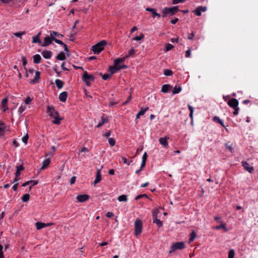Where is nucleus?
Segmentation results:
<instances>
[{"instance_id":"13","label":"nucleus","mask_w":258,"mask_h":258,"mask_svg":"<svg viewBox=\"0 0 258 258\" xmlns=\"http://www.w3.org/2000/svg\"><path fill=\"white\" fill-rule=\"evenodd\" d=\"M89 196L86 194L78 195L77 197L78 201L80 203H83L87 201L89 199Z\"/></svg>"},{"instance_id":"37","label":"nucleus","mask_w":258,"mask_h":258,"mask_svg":"<svg viewBox=\"0 0 258 258\" xmlns=\"http://www.w3.org/2000/svg\"><path fill=\"white\" fill-rule=\"evenodd\" d=\"M188 107L189 110H190L189 116L191 119V121H192L194 108L192 106H191V105H190L189 104L188 105Z\"/></svg>"},{"instance_id":"47","label":"nucleus","mask_w":258,"mask_h":258,"mask_svg":"<svg viewBox=\"0 0 258 258\" xmlns=\"http://www.w3.org/2000/svg\"><path fill=\"white\" fill-rule=\"evenodd\" d=\"M214 120L215 121H217V122H218L220 124H221L224 127V122L223 121L221 120L219 117H215L214 118Z\"/></svg>"},{"instance_id":"8","label":"nucleus","mask_w":258,"mask_h":258,"mask_svg":"<svg viewBox=\"0 0 258 258\" xmlns=\"http://www.w3.org/2000/svg\"><path fill=\"white\" fill-rule=\"evenodd\" d=\"M143 224L141 220L136 219L135 222V235L138 236L142 231Z\"/></svg>"},{"instance_id":"2","label":"nucleus","mask_w":258,"mask_h":258,"mask_svg":"<svg viewBox=\"0 0 258 258\" xmlns=\"http://www.w3.org/2000/svg\"><path fill=\"white\" fill-rule=\"evenodd\" d=\"M106 44L107 41L105 40H102L93 45L92 47L91 50L93 51L94 53L99 54L104 49Z\"/></svg>"},{"instance_id":"15","label":"nucleus","mask_w":258,"mask_h":258,"mask_svg":"<svg viewBox=\"0 0 258 258\" xmlns=\"http://www.w3.org/2000/svg\"><path fill=\"white\" fill-rule=\"evenodd\" d=\"M40 79V73L39 71L35 72V77L33 79L31 80L30 82L31 84H36L38 83Z\"/></svg>"},{"instance_id":"57","label":"nucleus","mask_w":258,"mask_h":258,"mask_svg":"<svg viewBox=\"0 0 258 258\" xmlns=\"http://www.w3.org/2000/svg\"><path fill=\"white\" fill-rule=\"evenodd\" d=\"M76 180V176H73V177L71 178V180H70V183H71V184H74V183L75 182Z\"/></svg>"},{"instance_id":"3","label":"nucleus","mask_w":258,"mask_h":258,"mask_svg":"<svg viewBox=\"0 0 258 258\" xmlns=\"http://www.w3.org/2000/svg\"><path fill=\"white\" fill-rule=\"evenodd\" d=\"M125 58H118L114 60V66L110 67L109 69V72L111 75L116 73L118 71L121 69V67H119V66L117 65V62H123Z\"/></svg>"},{"instance_id":"29","label":"nucleus","mask_w":258,"mask_h":258,"mask_svg":"<svg viewBox=\"0 0 258 258\" xmlns=\"http://www.w3.org/2000/svg\"><path fill=\"white\" fill-rule=\"evenodd\" d=\"M32 43H38L39 44H42V42L40 38L38 37V36H34L32 37Z\"/></svg>"},{"instance_id":"41","label":"nucleus","mask_w":258,"mask_h":258,"mask_svg":"<svg viewBox=\"0 0 258 258\" xmlns=\"http://www.w3.org/2000/svg\"><path fill=\"white\" fill-rule=\"evenodd\" d=\"M108 143L111 147H113L115 145V141L113 138H110L108 139Z\"/></svg>"},{"instance_id":"34","label":"nucleus","mask_w":258,"mask_h":258,"mask_svg":"<svg viewBox=\"0 0 258 258\" xmlns=\"http://www.w3.org/2000/svg\"><path fill=\"white\" fill-rule=\"evenodd\" d=\"M145 37L143 33H141L139 36H135L133 40L135 41H140L143 39H144Z\"/></svg>"},{"instance_id":"32","label":"nucleus","mask_w":258,"mask_h":258,"mask_svg":"<svg viewBox=\"0 0 258 258\" xmlns=\"http://www.w3.org/2000/svg\"><path fill=\"white\" fill-rule=\"evenodd\" d=\"M182 89L181 87H177V86H175V87L174 88L173 90L172 91V93L173 94H176L178 93H179L181 91Z\"/></svg>"},{"instance_id":"55","label":"nucleus","mask_w":258,"mask_h":258,"mask_svg":"<svg viewBox=\"0 0 258 258\" xmlns=\"http://www.w3.org/2000/svg\"><path fill=\"white\" fill-rule=\"evenodd\" d=\"M3 248V246L0 244V258H4V257L3 252V251H2Z\"/></svg>"},{"instance_id":"58","label":"nucleus","mask_w":258,"mask_h":258,"mask_svg":"<svg viewBox=\"0 0 258 258\" xmlns=\"http://www.w3.org/2000/svg\"><path fill=\"white\" fill-rule=\"evenodd\" d=\"M227 149H228L231 153H233L234 152V148L232 147V146H227Z\"/></svg>"},{"instance_id":"38","label":"nucleus","mask_w":258,"mask_h":258,"mask_svg":"<svg viewBox=\"0 0 258 258\" xmlns=\"http://www.w3.org/2000/svg\"><path fill=\"white\" fill-rule=\"evenodd\" d=\"M149 109V107H147L146 108H141L140 110L139 111V112H138V113L139 114V115H140L141 116V115H143L145 112Z\"/></svg>"},{"instance_id":"6","label":"nucleus","mask_w":258,"mask_h":258,"mask_svg":"<svg viewBox=\"0 0 258 258\" xmlns=\"http://www.w3.org/2000/svg\"><path fill=\"white\" fill-rule=\"evenodd\" d=\"M83 80L87 86H90L91 83L94 81V77L93 75L89 74L87 71H84Z\"/></svg>"},{"instance_id":"44","label":"nucleus","mask_w":258,"mask_h":258,"mask_svg":"<svg viewBox=\"0 0 258 258\" xmlns=\"http://www.w3.org/2000/svg\"><path fill=\"white\" fill-rule=\"evenodd\" d=\"M25 34V31H23V32H16L15 33H14V35L16 36V37H20L21 38V37L22 35Z\"/></svg>"},{"instance_id":"46","label":"nucleus","mask_w":258,"mask_h":258,"mask_svg":"<svg viewBox=\"0 0 258 258\" xmlns=\"http://www.w3.org/2000/svg\"><path fill=\"white\" fill-rule=\"evenodd\" d=\"M28 134H26V135H25V136H24L22 139V142L26 145L27 144V142H28Z\"/></svg>"},{"instance_id":"48","label":"nucleus","mask_w":258,"mask_h":258,"mask_svg":"<svg viewBox=\"0 0 258 258\" xmlns=\"http://www.w3.org/2000/svg\"><path fill=\"white\" fill-rule=\"evenodd\" d=\"M20 175V172L19 171H16L15 173L16 177L14 179V182H16L19 179L18 177Z\"/></svg>"},{"instance_id":"42","label":"nucleus","mask_w":258,"mask_h":258,"mask_svg":"<svg viewBox=\"0 0 258 258\" xmlns=\"http://www.w3.org/2000/svg\"><path fill=\"white\" fill-rule=\"evenodd\" d=\"M173 48V45L171 44H167L165 47V51H168Z\"/></svg>"},{"instance_id":"1","label":"nucleus","mask_w":258,"mask_h":258,"mask_svg":"<svg viewBox=\"0 0 258 258\" xmlns=\"http://www.w3.org/2000/svg\"><path fill=\"white\" fill-rule=\"evenodd\" d=\"M46 112L49 116L53 119L52 122L54 124H59L60 123L62 118L59 117L58 112L55 110L53 106L48 105L47 107Z\"/></svg>"},{"instance_id":"52","label":"nucleus","mask_w":258,"mask_h":258,"mask_svg":"<svg viewBox=\"0 0 258 258\" xmlns=\"http://www.w3.org/2000/svg\"><path fill=\"white\" fill-rule=\"evenodd\" d=\"M55 43H56L57 44H60V45H62L63 46V45L64 44L62 41H61V40H58V39H57L56 38H55L54 39V41Z\"/></svg>"},{"instance_id":"9","label":"nucleus","mask_w":258,"mask_h":258,"mask_svg":"<svg viewBox=\"0 0 258 258\" xmlns=\"http://www.w3.org/2000/svg\"><path fill=\"white\" fill-rule=\"evenodd\" d=\"M54 39L55 37L51 36L50 34L49 36H45L44 38V42L41 44V46L43 47L49 46L52 43L53 41H54Z\"/></svg>"},{"instance_id":"62","label":"nucleus","mask_w":258,"mask_h":258,"mask_svg":"<svg viewBox=\"0 0 258 258\" xmlns=\"http://www.w3.org/2000/svg\"><path fill=\"white\" fill-rule=\"evenodd\" d=\"M113 216V214L111 212H108L106 214V216L108 218H111Z\"/></svg>"},{"instance_id":"50","label":"nucleus","mask_w":258,"mask_h":258,"mask_svg":"<svg viewBox=\"0 0 258 258\" xmlns=\"http://www.w3.org/2000/svg\"><path fill=\"white\" fill-rule=\"evenodd\" d=\"M225 225L224 224H222L221 225H219V226H216L214 227L213 228L214 229L218 230V229H220L221 228L225 229Z\"/></svg>"},{"instance_id":"64","label":"nucleus","mask_w":258,"mask_h":258,"mask_svg":"<svg viewBox=\"0 0 258 258\" xmlns=\"http://www.w3.org/2000/svg\"><path fill=\"white\" fill-rule=\"evenodd\" d=\"M22 61H23V65L24 66H25L27 63V61L25 57H22Z\"/></svg>"},{"instance_id":"45","label":"nucleus","mask_w":258,"mask_h":258,"mask_svg":"<svg viewBox=\"0 0 258 258\" xmlns=\"http://www.w3.org/2000/svg\"><path fill=\"white\" fill-rule=\"evenodd\" d=\"M106 122V119L102 117L101 121L99 122L97 125V127H101L105 122Z\"/></svg>"},{"instance_id":"17","label":"nucleus","mask_w":258,"mask_h":258,"mask_svg":"<svg viewBox=\"0 0 258 258\" xmlns=\"http://www.w3.org/2000/svg\"><path fill=\"white\" fill-rule=\"evenodd\" d=\"M38 183V180H31L27 181V182H26L24 183H23L22 184V186L23 187H25V186H26V185H27L28 184H31V186H30V189H31V187L32 186H34V185L37 184Z\"/></svg>"},{"instance_id":"43","label":"nucleus","mask_w":258,"mask_h":258,"mask_svg":"<svg viewBox=\"0 0 258 258\" xmlns=\"http://www.w3.org/2000/svg\"><path fill=\"white\" fill-rule=\"evenodd\" d=\"M164 74L166 76H170L172 75L173 73L170 70H165L164 72Z\"/></svg>"},{"instance_id":"14","label":"nucleus","mask_w":258,"mask_h":258,"mask_svg":"<svg viewBox=\"0 0 258 258\" xmlns=\"http://www.w3.org/2000/svg\"><path fill=\"white\" fill-rule=\"evenodd\" d=\"M207 7H199L194 11V13L198 16L201 15L202 12H204L207 11Z\"/></svg>"},{"instance_id":"11","label":"nucleus","mask_w":258,"mask_h":258,"mask_svg":"<svg viewBox=\"0 0 258 258\" xmlns=\"http://www.w3.org/2000/svg\"><path fill=\"white\" fill-rule=\"evenodd\" d=\"M88 150L86 147H83L79 152L78 159L81 160L85 158L86 156L85 153H88Z\"/></svg>"},{"instance_id":"28","label":"nucleus","mask_w":258,"mask_h":258,"mask_svg":"<svg viewBox=\"0 0 258 258\" xmlns=\"http://www.w3.org/2000/svg\"><path fill=\"white\" fill-rule=\"evenodd\" d=\"M56 58L58 60H63L66 59L65 54L64 52H61L56 56Z\"/></svg>"},{"instance_id":"56","label":"nucleus","mask_w":258,"mask_h":258,"mask_svg":"<svg viewBox=\"0 0 258 258\" xmlns=\"http://www.w3.org/2000/svg\"><path fill=\"white\" fill-rule=\"evenodd\" d=\"M121 159L124 164H126L127 165H130V162H127L126 159L125 157H122Z\"/></svg>"},{"instance_id":"7","label":"nucleus","mask_w":258,"mask_h":258,"mask_svg":"<svg viewBox=\"0 0 258 258\" xmlns=\"http://www.w3.org/2000/svg\"><path fill=\"white\" fill-rule=\"evenodd\" d=\"M177 11L178 7L175 6L172 8H165L163 10L162 13L163 14V16L166 17L169 14L173 15L175 14Z\"/></svg>"},{"instance_id":"24","label":"nucleus","mask_w":258,"mask_h":258,"mask_svg":"<svg viewBox=\"0 0 258 258\" xmlns=\"http://www.w3.org/2000/svg\"><path fill=\"white\" fill-rule=\"evenodd\" d=\"M35 225L37 230H40L46 227L45 223L37 222L35 223Z\"/></svg>"},{"instance_id":"19","label":"nucleus","mask_w":258,"mask_h":258,"mask_svg":"<svg viewBox=\"0 0 258 258\" xmlns=\"http://www.w3.org/2000/svg\"><path fill=\"white\" fill-rule=\"evenodd\" d=\"M52 53L51 51L45 50L42 52L43 57L46 59H49L52 56Z\"/></svg>"},{"instance_id":"16","label":"nucleus","mask_w":258,"mask_h":258,"mask_svg":"<svg viewBox=\"0 0 258 258\" xmlns=\"http://www.w3.org/2000/svg\"><path fill=\"white\" fill-rule=\"evenodd\" d=\"M8 98L6 97L4 98L1 102L2 104V109L3 111H6L8 110Z\"/></svg>"},{"instance_id":"53","label":"nucleus","mask_w":258,"mask_h":258,"mask_svg":"<svg viewBox=\"0 0 258 258\" xmlns=\"http://www.w3.org/2000/svg\"><path fill=\"white\" fill-rule=\"evenodd\" d=\"M191 54V50L190 48H189L186 51L185 54V57H189L190 56Z\"/></svg>"},{"instance_id":"20","label":"nucleus","mask_w":258,"mask_h":258,"mask_svg":"<svg viewBox=\"0 0 258 258\" xmlns=\"http://www.w3.org/2000/svg\"><path fill=\"white\" fill-rule=\"evenodd\" d=\"M101 180V175L99 170H98L96 172V178L94 181V184H97Z\"/></svg>"},{"instance_id":"54","label":"nucleus","mask_w":258,"mask_h":258,"mask_svg":"<svg viewBox=\"0 0 258 258\" xmlns=\"http://www.w3.org/2000/svg\"><path fill=\"white\" fill-rule=\"evenodd\" d=\"M110 76L108 75V74H105L104 75L102 76V78L104 80H107L108 79L110 78Z\"/></svg>"},{"instance_id":"31","label":"nucleus","mask_w":258,"mask_h":258,"mask_svg":"<svg viewBox=\"0 0 258 258\" xmlns=\"http://www.w3.org/2000/svg\"><path fill=\"white\" fill-rule=\"evenodd\" d=\"M146 11L151 12L153 15V18H154L155 15H157L156 10L153 8H147Z\"/></svg>"},{"instance_id":"59","label":"nucleus","mask_w":258,"mask_h":258,"mask_svg":"<svg viewBox=\"0 0 258 258\" xmlns=\"http://www.w3.org/2000/svg\"><path fill=\"white\" fill-rule=\"evenodd\" d=\"M147 158V154L146 152H145L143 154V157H142V161H144L146 162Z\"/></svg>"},{"instance_id":"4","label":"nucleus","mask_w":258,"mask_h":258,"mask_svg":"<svg viewBox=\"0 0 258 258\" xmlns=\"http://www.w3.org/2000/svg\"><path fill=\"white\" fill-rule=\"evenodd\" d=\"M227 104L229 106L234 109L233 114L236 115L238 113L239 108L238 107V101L236 99L232 98L229 100Z\"/></svg>"},{"instance_id":"10","label":"nucleus","mask_w":258,"mask_h":258,"mask_svg":"<svg viewBox=\"0 0 258 258\" xmlns=\"http://www.w3.org/2000/svg\"><path fill=\"white\" fill-rule=\"evenodd\" d=\"M242 165L245 170L249 173H251L254 171V168L252 166L250 165L247 161H242Z\"/></svg>"},{"instance_id":"49","label":"nucleus","mask_w":258,"mask_h":258,"mask_svg":"<svg viewBox=\"0 0 258 258\" xmlns=\"http://www.w3.org/2000/svg\"><path fill=\"white\" fill-rule=\"evenodd\" d=\"M26 109V107L24 105H23V104H21V105L20 106L19 108V112H20V113H22V112H23Z\"/></svg>"},{"instance_id":"35","label":"nucleus","mask_w":258,"mask_h":258,"mask_svg":"<svg viewBox=\"0 0 258 258\" xmlns=\"http://www.w3.org/2000/svg\"><path fill=\"white\" fill-rule=\"evenodd\" d=\"M30 199V196L28 194H26L24 195L22 197V201L23 202H27L29 201Z\"/></svg>"},{"instance_id":"30","label":"nucleus","mask_w":258,"mask_h":258,"mask_svg":"<svg viewBox=\"0 0 258 258\" xmlns=\"http://www.w3.org/2000/svg\"><path fill=\"white\" fill-rule=\"evenodd\" d=\"M50 34L51 35V36L54 37L55 38H56V37H63V35L62 34H59L58 32L54 31H50Z\"/></svg>"},{"instance_id":"25","label":"nucleus","mask_w":258,"mask_h":258,"mask_svg":"<svg viewBox=\"0 0 258 258\" xmlns=\"http://www.w3.org/2000/svg\"><path fill=\"white\" fill-rule=\"evenodd\" d=\"M55 84H56L57 87L59 89L62 88V87L63 86V82L61 80H60L59 79H56V80H55Z\"/></svg>"},{"instance_id":"21","label":"nucleus","mask_w":258,"mask_h":258,"mask_svg":"<svg viewBox=\"0 0 258 258\" xmlns=\"http://www.w3.org/2000/svg\"><path fill=\"white\" fill-rule=\"evenodd\" d=\"M171 88V86L169 84L164 85L162 87L161 91L163 93H167Z\"/></svg>"},{"instance_id":"36","label":"nucleus","mask_w":258,"mask_h":258,"mask_svg":"<svg viewBox=\"0 0 258 258\" xmlns=\"http://www.w3.org/2000/svg\"><path fill=\"white\" fill-rule=\"evenodd\" d=\"M196 237V234L195 231L194 230L190 234V238L189 239V242L193 241Z\"/></svg>"},{"instance_id":"12","label":"nucleus","mask_w":258,"mask_h":258,"mask_svg":"<svg viewBox=\"0 0 258 258\" xmlns=\"http://www.w3.org/2000/svg\"><path fill=\"white\" fill-rule=\"evenodd\" d=\"M169 139V137L165 136L164 137L160 138L159 139V142L160 144L163 146L164 148H167L168 146V142L167 140Z\"/></svg>"},{"instance_id":"5","label":"nucleus","mask_w":258,"mask_h":258,"mask_svg":"<svg viewBox=\"0 0 258 258\" xmlns=\"http://www.w3.org/2000/svg\"><path fill=\"white\" fill-rule=\"evenodd\" d=\"M185 248V243L184 242H177L172 244L169 251V253H171L176 250H181Z\"/></svg>"},{"instance_id":"18","label":"nucleus","mask_w":258,"mask_h":258,"mask_svg":"<svg viewBox=\"0 0 258 258\" xmlns=\"http://www.w3.org/2000/svg\"><path fill=\"white\" fill-rule=\"evenodd\" d=\"M68 97V93L67 92L64 91L61 92L59 95V99L61 102H65Z\"/></svg>"},{"instance_id":"27","label":"nucleus","mask_w":258,"mask_h":258,"mask_svg":"<svg viewBox=\"0 0 258 258\" xmlns=\"http://www.w3.org/2000/svg\"><path fill=\"white\" fill-rule=\"evenodd\" d=\"M117 200L119 202H126L127 201V196L125 195H122L119 196Z\"/></svg>"},{"instance_id":"39","label":"nucleus","mask_w":258,"mask_h":258,"mask_svg":"<svg viewBox=\"0 0 258 258\" xmlns=\"http://www.w3.org/2000/svg\"><path fill=\"white\" fill-rule=\"evenodd\" d=\"M32 100L33 98L28 96L24 99V102L25 104H30L31 103Z\"/></svg>"},{"instance_id":"22","label":"nucleus","mask_w":258,"mask_h":258,"mask_svg":"<svg viewBox=\"0 0 258 258\" xmlns=\"http://www.w3.org/2000/svg\"><path fill=\"white\" fill-rule=\"evenodd\" d=\"M50 160L49 158L45 159L42 162V166L41 167V169H44L46 168L50 164Z\"/></svg>"},{"instance_id":"63","label":"nucleus","mask_w":258,"mask_h":258,"mask_svg":"<svg viewBox=\"0 0 258 258\" xmlns=\"http://www.w3.org/2000/svg\"><path fill=\"white\" fill-rule=\"evenodd\" d=\"M13 144L16 147H18L19 146V143L17 141H16V140H14L13 141Z\"/></svg>"},{"instance_id":"60","label":"nucleus","mask_w":258,"mask_h":258,"mask_svg":"<svg viewBox=\"0 0 258 258\" xmlns=\"http://www.w3.org/2000/svg\"><path fill=\"white\" fill-rule=\"evenodd\" d=\"M195 37V34L194 33H190L188 37V39L189 40H192Z\"/></svg>"},{"instance_id":"33","label":"nucleus","mask_w":258,"mask_h":258,"mask_svg":"<svg viewBox=\"0 0 258 258\" xmlns=\"http://www.w3.org/2000/svg\"><path fill=\"white\" fill-rule=\"evenodd\" d=\"M136 52V50L133 48H132L128 51V54L126 55L125 57H128L131 56H133L135 54Z\"/></svg>"},{"instance_id":"23","label":"nucleus","mask_w":258,"mask_h":258,"mask_svg":"<svg viewBox=\"0 0 258 258\" xmlns=\"http://www.w3.org/2000/svg\"><path fill=\"white\" fill-rule=\"evenodd\" d=\"M153 222L156 223L158 227L162 226V222L157 218L156 216L154 215Z\"/></svg>"},{"instance_id":"51","label":"nucleus","mask_w":258,"mask_h":258,"mask_svg":"<svg viewBox=\"0 0 258 258\" xmlns=\"http://www.w3.org/2000/svg\"><path fill=\"white\" fill-rule=\"evenodd\" d=\"M184 1H185V0H173L172 1V4H174V5L175 4H177L178 3H183Z\"/></svg>"},{"instance_id":"61","label":"nucleus","mask_w":258,"mask_h":258,"mask_svg":"<svg viewBox=\"0 0 258 258\" xmlns=\"http://www.w3.org/2000/svg\"><path fill=\"white\" fill-rule=\"evenodd\" d=\"M24 169L23 165L17 166V171H21Z\"/></svg>"},{"instance_id":"26","label":"nucleus","mask_w":258,"mask_h":258,"mask_svg":"<svg viewBox=\"0 0 258 258\" xmlns=\"http://www.w3.org/2000/svg\"><path fill=\"white\" fill-rule=\"evenodd\" d=\"M41 57L39 54H35L33 56V61L35 63H39L40 62Z\"/></svg>"},{"instance_id":"40","label":"nucleus","mask_w":258,"mask_h":258,"mask_svg":"<svg viewBox=\"0 0 258 258\" xmlns=\"http://www.w3.org/2000/svg\"><path fill=\"white\" fill-rule=\"evenodd\" d=\"M235 255V251L234 249H230L228 253V258H234Z\"/></svg>"}]
</instances>
